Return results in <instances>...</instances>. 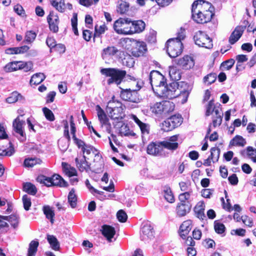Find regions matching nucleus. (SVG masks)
Returning a JSON list of instances; mask_svg holds the SVG:
<instances>
[{"instance_id":"nucleus-47","label":"nucleus","mask_w":256,"mask_h":256,"mask_svg":"<svg viewBox=\"0 0 256 256\" xmlns=\"http://www.w3.org/2000/svg\"><path fill=\"white\" fill-rule=\"evenodd\" d=\"M42 161L38 158H30L26 159L24 164L26 167H32L37 164H40Z\"/></svg>"},{"instance_id":"nucleus-7","label":"nucleus","mask_w":256,"mask_h":256,"mask_svg":"<svg viewBox=\"0 0 256 256\" xmlns=\"http://www.w3.org/2000/svg\"><path fill=\"white\" fill-rule=\"evenodd\" d=\"M114 31L120 34L130 35V18H120L113 24Z\"/></svg>"},{"instance_id":"nucleus-17","label":"nucleus","mask_w":256,"mask_h":256,"mask_svg":"<svg viewBox=\"0 0 256 256\" xmlns=\"http://www.w3.org/2000/svg\"><path fill=\"white\" fill-rule=\"evenodd\" d=\"M178 135H174L167 138L164 140L161 141L162 149L165 148L171 151L176 150L178 146Z\"/></svg>"},{"instance_id":"nucleus-30","label":"nucleus","mask_w":256,"mask_h":256,"mask_svg":"<svg viewBox=\"0 0 256 256\" xmlns=\"http://www.w3.org/2000/svg\"><path fill=\"white\" fill-rule=\"evenodd\" d=\"M204 203L203 202H200L194 208L196 216L200 219L204 220L206 217L204 213Z\"/></svg>"},{"instance_id":"nucleus-50","label":"nucleus","mask_w":256,"mask_h":256,"mask_svg":"<svg viewBox=\"0 0 256 256\" xmlns=\"http://www.w3.org/2000/svg\"><path fill=\"white\" fill-rule=\"evenodd\" d=\"M216 74L214 73H210L204 78V82L205 84L210 85L216 81Z\"/></svg>"},{"instance_id":"nucleus-51","label":"nucleus","mask_w":256,"mask_h":256,"mask_svg":"<svg viewBox=\"0 0 256 256\" xmlns=\"http://www.w3.org/2000/svg\"><path fill=\"white\" fill-rule=\"evenodd\" d=\"M118 11L120 14L125 13L128 9L129 4L124 0L118 1Z\"/></svg>"},{"instance_id":"nucleus-58","label":"nucleus","mask_w":256,"mask_h":256,"mask_svg":"<svg viewBox=\"0 0 256 256\" xmlns=\"http://www.w3.org/2000/svg\"><path fill=\"white\" fill-rule=\"evenodd\" d=\"M191 192V190H188V192H184L180 194L179 195V200L180 201V202H186V200H188L190 198Z\"/></svg>"},{"instance_id":"nucleus-31","label":"nucleus","mask_w":256,"mask_h":256,"mask_svg":"<svg viewBox=\"0 0 256 256\" xmlns=\"http://www.w3.org/2000/svg\"><path fill=\"white\" fill-rule=\"evenodd\" d=\"M169 76L172 80L176 82L181 78L180 70L175 66L169 67Z\"/></svg>"},{"instance_id":"nucleus-8","label":"nucleus","mask_w":256,"mask_h":256,"mask_svg":"<svg viewBox=\"0 0 256 256\" xmlns=\"http://www.w3.org/2000/svg\"><path fill=\"white\" fill-rule=\"evenodd\" d=\"M136 83L137 86L136 89H122L120 95L123 100L134 103H138L140 102V98L138 94V90L140 88V86H138V82Z\"/></svg>"},{"instance_id":"nucleus-13","label":"nucleus","mask_w":256,"mask_h":256,"mask_svg":"<svg viewBox=\"0 0 256 256\" xmlns=\"http://www.w3.org/2000/svg\"><path fill=\"white\" fill-rule=\"evenodd\" d=\"M24 125L25 121L20 120V116L15 118L12 122L14 131L16 134V137L21 142H24L26 139V134L24 129Z\"/></svg>"},{"instance_id":"nucleus-36","label":"nucleus","mask_w":256,"mask_h":256,"mask_svg":"<svg viewBox=\"0 0 256 256\" xmlns=\"http://www.w3.org/2000/svg\"><path fill=\"white\" fill-rule=\"evenodd\" d=\"M42 210L46 218L50 220L52 224H53L54 222V218L55 214L52 208L49 206H44Z\"/></svg>"},{"instance_id":"nucleus-54","label":"nucleus","mask_w":256,"mask_h":256,"mask_svg":"<svg viewBox=\"0 0 256 256\" xmlns=\"http://www.w3.org/2000/svg\"><path fill=\"white\" fill-rule=\"evenodd\" d=\"M214 228L216 232L218 234H222L225 231V226L224 224L215 222Z\"/></svg>"},{"instance_id":"nucleus-37","label":"nucleus","mask_w":256,"mask_h":256,"mask_svg":"<svg viewBox=\"0 0 256 256\" xmlns=\"http://www.w3.org/2000/svg\"><path fill=\"white\" fill-rule=\"evenodd\" d=\"M216 110H218V112H222L220 108L214 106L213 100H210L206 106V116H209L212 114L214 115Z\"/></svg>"},{"instance_id":"nucleus-29","label":"nucleus","mask_w":256,"mask_h":256,"mask_svg":"<svg viewBox=\"0 0 256 256\" xmlns=\"http://www.w3.org/2000/svg\"><path fill=\"white\" fill-rule=\"evenodd\" d=\"M78 148H81L83 152V154L90 155L91 154L94 156H96L98 154L97 150L92 146L86 144L82 140V143L80 145H79L78 143L76 144Z\"/></svg>"},{"instance_id":"nucleus-44","label":"nucleus","mask_w":256,"mask_h":256,"mask_svg":"<svg viewBox=\"0 0 256 256\" xmlns=\"http://www.w3.org/2000/svg\"><path fill=\"white\" fill-rule=\"evenodd\" d=\"M24 190L32 195H34L37 192L36 186L30 182H26L24 184Z\"/></svg>"},{"instance_id":"nucleus-56","label":"nucleus","mask_w":256,"mask_h":256,"mask_svg":"<svg viewBox=\"0 0 256 256\" xmlns=\"http://www.w3.org/2000/svg\"><path fill=\"white\" fill-rule=\"evenodd\" d=\"M77 14L76 13H74L73 14V16L71 20L72 26V30L74 34L77 36L78 35V30L77 28Z\"/></svg>"},{"instance_id":"nucleus-4","label":"nucleus","mask_w":256,"mask_h":256,"mask_svg":"<svg viewBox=\"0 0 256 256\" xmlns=\"http://www.w3.org/2000/svg\"><path fill=\"white\" fill-rule=\"evenodd\" d=\"M174 109V104L170 101H162L156 102L150 107V110L157 116L166 115L172 112Z\"/></svg>"},{"instance_id":"nucleus-59","label":"nucleus","mask_w":256,"mask_h":256,"mask_svg":"<svg viewBox=\"0 0 256 256\" xmlns=\"http://www.w3.org/2000/svg\"><path fill=\"white\" fill-rule=\"evenodd\" d=\"M234 62L235 61L234 59H230L224 62L222 64V66L224 69L229 70L234 66Z\"/></svg>"},{"instance_id":"nucleus-55","label":"nucleus","mask_w":256,"mask_h":256,"mask_svg":"<svg viewBox=\"0 0 256 256\" xmlns=\"http://www.w3.org/2000/svg\"><path fill=\"white\" fill-rule=\"evenodd\" d=\"M22 200L24 210H29L32 204L30 198L26 194L23 196Z\"/></svg>"},{"instance_id":"nucleus-28","label":"nucleus","mask_w":256,"mask_h":256,"mask_svg":"<svg viewBox=\"0 0 256 256\" xmlns=\"http://www.w3.org/2000/svg\"><path fill=\"white\" fill-rule=\"evenodd\" d=\"M101 231L102 234L109 242L112 241V238L116 234L114 228L108 225H104L102 228Z\"/></svg>"},{"instance_id":"nucleus-42","label":"nucleus","mask_w":256,"mask_h":256,"mask_svg":"<svg viewBox=\"0 0 256 256\" xmlns=\"http://www.w3.org/2000/svg\"><path fill=\"white\" fill-rule=\"evenodd\" d=\"M222 112H218V110H216L215 114L214 116L212 125L214 127H216L220 125L222 122Z\"/></svg>"},{"instance_id":"nucleus-46","label":"nucleus","mask_w":256,"mask_h":256,"mask_svg":"<svg viewBox=\"0 0 256 256\" xmlns=\"http://www.w3.org/2000/svg\"><path fill=\"white\" fill-rule=\"evenodd\" d=\"M220 149L218 148H212L210 150V157L213 162H215L218 161L220 154Z\"/></svg>"},{"instance_id":"nucleus-22","label":"nucleus","mask_w":256,"mask_h":256,"mask_svg":"<svg viewBox=\"0 0 256 256\" xmlns=\"http://www.w3.org/2000/svg\"><path fill=\"white\" fill-rule=\"evenodd\" d=\"M192 227V221L187 220L184 222L180 228V236L182 239H185Z\"/></svg>"},{"instance_id":"nucleus-24","label":"nucleus","mask_w":256,"mask_h":256,"mask_svg":"<svg viewBox=\"0 0 256 256\" xmlns=\"http://www.w3.org/2000/svg\"><path fill=\"white\" fill-rule=\"evenodd\" d=\"M52 5L57 10L60 12H64L66 8L68 9L72 10V6L70 3L66 4L64 0H50Z\"/></svg>"},{"instance_id":"nucleus-6","label":"nucleus","mask_w":256,"mask_h":256,"mask_svg":"<svg viewBox=\"0 0 256 256\" xmlns=\"http://www.w3.org/2000/svg\"><path fill=\"white\" fill-rule=\"evenodd\" d=\"M32 68V64L31 62L14 61L7 64L4 67V70L6 72H10L18 70H24V72H27L30 70Z\"/></svg>"},{"instance_id":"nucleus-49","label":"nucleus","mask_w":256,"mask_h":256,"mask_svg":"<svg viewBox=\"0 0 256 256\" xmlns=\"http://www.w3.org/2000/svg\"><path fill=\"white\" fill-rule=\"evenodd\" d=\"M22 98L20 94L16 92H14L6 99V102L9 104H12L17 102L20 98Z\"/></svg>"},{"instance_id":"nucleus-10","label":"nucleus","mask_w":256,"mask_h":256,"mask_svg":"<svg viewBox=\"0 0 256 256\" xmlns=\"http://www.w3.org/2000/svg\"><path fill=\"white\" fill-rule=\"evenodd\" d=\"M167 52L171 58H176L181 54L182 50V44L180 40H175L174 38L166 42Z\"/></svg>"},{"instance_id":"nucleus-62","label":"nucleus","mask_w":256,"mask_h":256,"mask_svg":"<svg viewBox=\"0 0 256 256\" xmlns=\"http://www.w3.org/2000/svg\"><path fill=\"white\" fill-rule=\"evenodd\" d=\"M14 10L18 14L22 16H26L24 10L22 6L16 4L14 6Z\"/></svg>"},{"instance_id":"nucleus-25","label":"nucleus","mask_w":256,"mask_h":256,"mask_svg":"<svg viewBox=\"0 0 256 256\" xmlns=\"http://www.w3.org/2000/svg\"><path fill=\"white\" fill-rule=\"evenodd\" d=\"M244 30V26H236L229 38L230 43L232 44L236 43L242 36Z\"/></svg>"},{"instance_id":"nucleus-61","label":"nucleus","mask_w":256,"mask_h":256,"mask_svg":"<svg viewBox=\"0 0 256 256\" xmlns=\"http://www.w3.org/2000/svg\"><path fill=\"white\" fill-rule=\"evenodd\" d=\"M139 128L140 129L142 136H144V135L146 136L149 134L150 126L148 124L145 123H142V124H140L139 126Z\"/></svg>"},{"instance_id":"nucleus-1","label":"nucleus","mask_w":256,"mask_h":256,"mask_svg":"<svg viewBox=\"0 0 256 256\" xmlns=\"http://www.w3.org/2000/svg\"><path fill=\"white\" fill-rule=\"evenodd\" d=\"M214 8L212 4L203 0H198L192 4V19L199 24L209 22L214 15Z\"/></svg>"},{"instance_id":"nucleus-43","label":"nucleus","mask_w":256,"mask_h":256,"mask_svg":"<svg viewBox=\"0 0 256 256\" xmlns=\"http://www.w3.org/2000/svg\"><path fill=\"white\" fill-rule=\"evenodd\" d=\"M0 218L7 220L14 228H16L18 226V218L16 216H0Z\"/></svg>"},{"instance_id":"nucleus-19","label":"nucleus","mask_w":256,"mask_h":256,"mask_svg":"<svg viewBox=\"0 0 256 256\" xmlns=\"http://www.w3.org/2000/svg\"><path fill=\"white\" fill-rule=\"evenodd\" d=\"M49 28L51 31L57 32L58 30L59 18L58 16L53 12H50L47 18Z\"/></svg>"},{"instance_id":"nucleus-33","label":"nucleus","mask_w":256,"mask_h":256,"mask_svg":"<svg viewBox=\"0 0 256 256\" xmlns=\"http://www.w3.org/2000/svg\"><path fill=\"white\" fill-rule=\"evenodd\" d=\"M240 154L243 156H245L246 155L254 162L256 163V149L254 148L252 146H248L246 150H243L241 151Z\"/></svg>"},{"instance_id":"nucleus-11","label":"nucleus","mask_w":256,"mask_h":256,"mask_svg":"<svg viewBox=\"0 0 256 256\" xmlns=\"http://www.w3.org/2000/svg\"><path fill=\"white\" fill-rule=\"evenodd\" d=\"M182 122V118L180 114L171 116L162 124V129L164 132L170 131L180 126Z\"/></svg>"},{"instance_id":"nucleus-34","label":"nucleus","mask_w":256,"mask_h":256,"mask_svg":"<svg viewBox=\"0 0 256 256\" xmlns=\"http://www.w3.org/2000/svg\"><path fill=\"white\" fill-rule=\"evenodd\" d=\"M122 107H117L112 111L107 110L109 116L113 120H119L122 118Z\"/></svg>"},{"instance_id":"nucleus-20","label":"nucleus","mask_w":256,"mask_h":256,"mask_svg":"<svg viewBox=\"0 0 256 256\" xmlns=\"http://www.w3.org/2000/svg\"><path fill=\"white\" fill-rule=\"evenodd\" d=\"M154 232L150 224L147 222L144 224L141 229V238L142 240H147L154 237Z\"/></svg>"},{"instance_id":"nucleus-38","label":"nucleus","mask_w":256,"mask_h":256,"mask_svg":"<svg viewBox=\"0 0 256 256\" xmlns=\"http://www.w3.org/2000/svg\"><path fill=\"white\" fill-rule=\"evenodd\" d=\"M246 144V141L242 136H236L230 142V144L234 146H244Z\"/></svg>"},{"instance_id":"nucleus-21","label":"nucleus","mask_w":256,"mask_h":256,"mask_svg":"<svg viewBox=\"0 0 256 256\" xmlns=\"http://www.w3.org/2000/svg\"><path fill=\"white\" fill-rule=\"evenodd\" d=\"M130 35L142 32L145 28L146 24L142 20L132 21L130 19Z\"/></svg>"},{"instance_id":"nucleus-23","label":"nucleus","mask_w":256,"mask_h":256,"mask_svg":"<svg viewBox=\"0 0 256 256\" xmlns=\"http://www.w3.org/2000/svg\"><path fill=\"white\" fill-rule=\"evenodd\" d=\"M118 50L114 46H108L104 48L102 52L101 56L103 60H109L115 56Z\"/></svg>"},{"instance_id":"nucleus-32","label":"nucleus","mask_w":256,"mask_h":256,"mask_svg":"<svg viewBox=\"0 0 256 256\" xmlns=\"http://www.w3.org/2000/svg\"><path fill=\"white\" fill-rule=\"evenodd\" d=\"M46 78L45 75L42 72L36 73L32 76L30 83L31 86L38 85Z\"/></svg>"},{"instance_id":"nucleus-45","label":"nucleus","mask_w":256,"mask_h":256,"mask_svg":"<svg viewBox=\"0 0 256 256\" xmlns=\"http://www.w3.org/2000/svg\"><path fill=\"white\" fill-rule=\"evenodd\" d=\"M62 166L64 169V172L68 176H76L77 172L74 168L70 166L65 162H62Z\"/></svg>"},{"instance_id":"nucleus-48","label":"nucleus","mask_w":256,"mask_h":256,"mask_svg":"<svg viewBox=\"0 0 256 256\" xmlns=\"http://www.w3.org/2000/svg\"><path fill=\"white\" fill-rule=\"evenodd\" d=\"M36 34L32 30L28 31L26 32L24 41L28 44L32 43L36 39Z\"/></svg>"},{"instance_id":"nucleus-27","label":"nucleus","mask_w":256,"mask_h":256,"mask_svg":"<svg viewBox=\"0 0 256 256\" xmlns=\"http://www.w3.org/2000/svg\"><path fill=\"white\" fill-rule=\"evenodd\" d=\"M75 162L77 168L80 172H88L90 170V166L86 160L85 155H83L82 158H76Z\"/></svg>"},{"instance_id":"nucleus-3","label":"nucleus","mask_w":256,"mask_h":256,"mask_svg":"<svg viewBox=\"0 0 256 256\" xmlns=\"http://www.w3.org/2000/svg\"><path fill=\"white\" fill-rule=\"evenodd\" d=\"M100 72L103 75L110 77L107 82L108 84L115 83L118 86L120 84L126 74V71L114 68H102Z\"/></svg>"},{"instance_id":"nucleus-9","label":"nucleus","mask_w":256,"mask_h":256,"mask_svg":"<svg viewBox=\"0 0 256 256\" xmlns=\"http://www.w3.org/2000/svg\"><path fill=\"white\" fill-rule=\"evenodd\" d=\"M194 40L195 44L200 47L210 49L212 48V39L205 32L199 30L196 32Z\"/></svg>"},{"instance_id":"nucleus-63","label":"nucleus","mask_w":256,"mask_h":256,"mask_svg":"<svg viewBox=\"0 0 256 256\" xmlns=\"http://www.w3.org/2000/svg\"><path fill=\"white\" fill-rule=\"evenodd\" d=\"M241 218H242V220L243 223L244 224H246V226H248L250 227H251L252 226V224H253L252 220L250 218H249L248 216H242Z\"/></svg>"},{"instance_id":"nucleus-39","label":"nucleus","mask_w":256,"mask_h":256,"mask_svg":"<svg viewBox=\"0 0 256 256\" xmlns=\"http://www.w3.org/2000/svg\"><path fill=\"white\" fill-rule=\"evenodd\" d=\"M68 202L72 208H74L76 206L77 196L74 188H72L68 194Z\"/></svg>"},{"instance_id":"nucleus-15","label":"nucleus","mask_w":256,"mask_h":256,"mask_svg":"<svg viewBox=\"0 0 256 256\" xmlns=\"http://www.w3.org/2000/svg\"><path fill=\"white\" fill-rule=\"evenodd\" d=\"M146 52V44L144 42L136 40H132V53L134 56L136 57L143 56Z\"/></svg>"},{"instance_id":"nucleus-5","label":"nucleus","mask_w":256,"mask_h":256,"mask_svg":"<svg viewBox=\"0 0 256 256\" xmlns=\"http://www.w3.org/2000/svg\"><path fill=\"white\" fill-rule=\"evenodd\" d=\"M40 184H43L47 186H59L66 187L67 182L58 174H54L52 177H46L44 175L39 176L36 179Z\"/></svg>"},{"instance_id":"nucleus-12","label":"nucleus","mask_w":256,"mask_h":256,"mask_svg":"<svg viewBox=\"0 0 256 256\" xmlns=\"http://www.w3.org/2000/svg\"><path fill=\"white\" fill-rule=\"evenodd\" d=\"M149 78L150 83L152 87H155L156 90L158 92V90L160 87H162L166 84V79L164 76L157 70H152L150 72Z\"/></svg>"},{"instance_id":"nucleus-64","label":"nucleus","mask_w":256,"mask_h":256,"mask_svg":"<svg viewBox=\"0 0 256 256\" xmlns=\"http://www.w3.org/2000/svg\"><path fill=\"white\" fill-rule=\"evenodd\" d=\"M186 36L185 34V30L184 28H181L180 31L178 33V36L176 38H173L175 40H183Z\"/></svg>"},{"instance_id":"nucleus-16","label":"nucleus","mask_w":256,"mask_h":256,"mask_svg":"<svg viewBox=\"0 0 256 256\" xmlns=\"http://www.w3.org/2000/svg\"><path fill=\"white\" fill-rule=\"evenodd\" d=\"M146 152L148 154L154 156H162L164 154V150L160 142H152L147 146Z\"/></svg>"},{"instance_id":"nucleus-53","label":"nucleus","mask_w":256,"mask_h":256,"mask_svg":"<svg viewBox=\"0 0 256 256\" xmlns=\"http://www.w3.org/2000/svg\"><path fill=\"white\" fill-rule=\"evenodd\" d=\"M42 111L48 120L50 121H54V116L52 110L46 108H44Z\"/></svg>"},{"instance_id":"nucleus-41","label":"nucleus","mask_w":256,"mask_h":256,"mask_svg":"<svg viewBox=\"0 0 256 256\" xmlns=\"http://www.w3.org/2000/svg\"><path fill=\"white\" fill-rule=\"evenodd\" d=\"M38 244V242L36 240H32L30 242L28 249V256H34L36 255Z\"/></svg>"},{"instance_id":"nucleus-18","label":"nucleus","mask_w":256,"mask_h":256,"mask_svg":"<svg viewBox=\"0 0 256 256\" xmlns=\"http://www.w3.org/2000/svg\"><path fill=\"white\" fill-rule=\"evenodd\" d=\"M175 63L184 70L192 68L194 64L192 58L188 56H185L182 58L174 60Z\"/></svg>"},{"instance_id":"nucleus-2","label":"nucleus","mask_w":256,"mask_h":256,"mask_svg":"<svg viewBox=\"0 0 256 256\" xmlns=\"http://www.w3.org/2000/svg\"><path fill=\"white\" fill-rule=\"evenodd\" d=\"M158 94L168 99L179 98L181 99L182 103L184 104L187 101L190 92L186 88H180L178 83L173 82L169 84H164L162 87H160L158 90Z\"/></svg>"},{"instance_id":"nucleus-35","label":"nucleus","mask_w":256,"mask_h":256,"mask_svg":"<svg viewBox=\"0 0 256 256\" xmlns=\"http://www.w3.org/2000/svg\"><path fill=\"white\" fill-rule=\"evenodd\" d=\"M47 240L52 248L54 250H58L60 248V243L57 238L53 235H47Z\"/></svg>"},{"instance_id":"nucleus-26","label":"nucleus","mask_w":256,"mask_h":256,"mask_svg":"<svg viewBox=\"0 0 256 256\" xmlns=\"http://www.w3.org/2000/svg\"><path fill=\"white\" fill-rule=\"evenodd\" d=\"M190 208L191 206L188 202H180L177 205L176 214L179 216H184L190 212Z\"/></svg>"},{"instance_id":"nucleus-57","label":"nucleus","mask_w":256,"mask_h":256,"mask_svg":"<svg viewBox=\"0 0 256 256\" xmlns=\"http://www.w3.org/2000/svg\"><path fill=\"white\" fill-rule=\"evenodd\" d=\"M116 216L118 220L122 222H126L128 218L126 214L122 210L118 211Z\"/></svg>"},{"instance_id":"nucleus-40","label":"nucleus","mask_w":256,"mask_h":256,"mask_svg":"<svg viewBox=\"0 0 256 256\" xmlns=\"http://www.w3.org/2000/svg\"><path fill=\"white\" fill-rule=\"evenodd\" d=\"M164 196L166 201L170 203H172L174 201V198L172 192L170 187L164 186Z\"/></svg>"},{"instance_id":"nucleus-14","label":"nucleus","mask_w":256,"mask_h":256,"mask_svg":"<svg viewBox=\"0 0 256 256\" xmlns=\"http://www.w3.org/2000/svg\"><path fill=\"white\" fill-rule=\"evenodd\" d=\"M96 109L97 112L98 120L100 122L102 126H104L106 132L110 134L112 131V125L109 122V119L106 114L99 105H97L96 106Z\"/></svg>"},{"instance_id":"nucleus-52","label":"nucleus","mask_w":256,"mask_h":256,"mask_svg":"<svg viewBox=\"0 0 256 256\" xmlns=\"http://www.w3.org/2000/svg\"><path fill=\"white\" fill-rule=\"evenodd\" d=\"M117 107H122V103L118 101L116 102L114 100H110L106 106V111H112Z\"/></svg>"},{"instance_id":"nucleus-60","label":"nucleus","mask_w":256,"mask_h":256,"mask_svg":"<svg viewBox=\"0 0 256 256\" xmlns=\"http://www.w3.org/2000/svg\"><path fill=\"white\" fill-rule=\"evenodd\" d=\"M14 152V148L12 146H10V148L6 150V149L4 150H1L0 148V156H11Z\"/></svg>"}]
</instances>
